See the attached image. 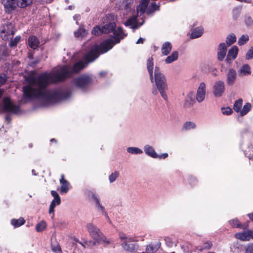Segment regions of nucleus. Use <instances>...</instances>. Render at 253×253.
<instances>
[{"label": "nucleus", "instance_id": "9d476101", "mask_svg": "<svg viewBox=\"0 0 253 253\" xmlns=\"http://www.w3.org/2000/svg\"><path fill=\"white\" fill-rule=\"evenodd\" d=\"M237 73L233 69H230L226 74V84L228 85H233L236 82Z\"/></svg>", "mask_w": 253, "mask_h": 253}, {"label": "nucleus", "instance_id": "f704fd0d", "mask_svg": "<svg viewBox=\"0 0 253 253\" xmlns=\"http://www.w3.org/2000/svg\"><path fill=\"white\" fill-rule=\"evenodd\" d=\"M119 237L121 241L124 242L125 241H135L134 239L132 237H127L126 234L124 233H119Z\"/></svg>", "mask_w": 253, "mask_h": 253}, {"label": "nucleus", "instance_id": "5701e85b", "mask_svg": "<svg viewBox=\"0 0 253 253\" xmlns=\"http://www.w3.org/2000/svg\"><path fill=\"white\" fill-rule=\"evenodd\" d=\"M203 34V29L202 27H198L195 29L192 32L190 38L196 39L200 37Z\"/></svg>", "mask_w": 253, "mask_h": 253}, {"label": "nucleus", "instance_id": "680f3d73", "mask_svg": "<svg viewBox=\"0 0 253 253\" xmlns=\"http://www.w3.org/2000/svg\"><path fill=\"white\" fill-rule=\"evenodd\" d=\"M56 141V140L54 139H51V141Z\"/></svg>", "mask_w": 253, "mask_h": 253}, {"label": "nucleus", "instance_id": "bb28decb", "mask_svg": "<svg viewBox=\"0 0 253 253\" xmlns=\"http://www.w3.org/2000/svg\"><path fill=\"white\" fill-rule=\"evenodd\" d=\"M33 0H17V5L21 8H24L32 3Z\"/></svg>", "mask_w": 253, "mask_h": 253}, {"label": "nucleus", "instance_id": "4c0bfd02", "mask_svg": "<svg viewBox=\"0 0 253 253\" xmlns=\"http://www.w3.org/2000/svg\"><path fill=\"white\" fill-rule=\"evenodd\" d=\"M0 53L3 56H6L8 55L6 44H2L0 46Z\"/></svg>", "mask_w": 253, "mask_h": 253}, {"label": "nucleus", "instance_id": "09e8293b", "mask_svg": "<svg viewBox=\"0 0 253 253\" xmlns=\"http://www.w3.org/2000/svg\"><path fill=\"white\" fill-rule=\"evenodd\" d=\"M125 11L126 12V14H128V12L131 13L132 12L131 8L128 7V6H126L125 9L124 10L123 13L125 14Z\"/></svg>", "mask_w": 253, "mask_h": 253}, {"label": "nucleus", "instance_id": "a18cd8bd", "mask_svg": "<svg viewBox=\"0 0 253 253\" xmlns=\"http://www.w3.org/2000/svg\"><path fill=\"white\" fill-rule=\"evenodd\" d=\"M56 206H58V205L53 203H51L49 206V213L50 214H52L53 216H54V209Z\"/></svg>", "mask_w": 253, "mask_h": 253}, {"label": "nucleus", "instance_id": "37998d69", "mask_svg": "<svg viewBox=\"0 0 253 253\" xmlns=\"http://www.w3.org/2000/svg\"><path fill=\"white\" fill-rule=\"evenodd\" d=\"M253 58V46L248 51L246 54V59H251Z\"/></svg>", "mask_w": 253, "mask_h": 253}, {"label": "nucleus", "instance_id": "864d4df0", "mask_svg": "<svg viewBox=\"0 0 253 253\" xmlns=\"http://www.w3.org/2000/svg\"><path fill=\"white\" fill-rule=\"evenodd\" d=\"M144 41V39L141 38H140L136 42V43L139 44V43H143V42Z\"/></svg>", "mask_w": 253, "mask_h": 253}, {"label": "nucleus", "instance_id": "3c124183", "mask_svg": "<svg viewBox=\"0 0 253 253\" xmlns=\"http://www.w3.org/2000/svg\"><path fill=\"white\" fill-rule=\"evenodd\" d=\"M51 203H53L56 205H59L61 203V199L60 198H54Z\"/></svg>", "mask_w": 253, "mask_h": 253}, {"label": "nucleus", "instance_id": "423d86ee", "mask_svg": "<svg viewBox=\"0 0 253 253\" xmlns=\"http://www.w3.org/2000/svg\"><path fill=\"white\" fill-rule=\"evenodd\" d=\"M1 37L4 41L12 39L14 34L13 25L11 23H7L4 25L1 31Z\"/></svg>", "mask_w": 253, "mask_h": 253}, {"label": "nucleus", "instance_id": "7ed1b4c3", "mask_svg": "<svg viewBox=\"0 0 253 253\" xmlns=\"http://www.w3.org/2000/svg\"><path fill=\"white\" fill-rule=\"evenodd\" d=\"M86 228L88 234L94 240L93 245H95L96 244H104L107 245L111 243L110 241L106 238L100 230L93 223H87L86 225Z\"/></svg>", "mask_w": 253, "mask_h": 253}, {"label": "nucleus", "instance_id": "bf43d9fd", "mask_svg": "<svg viewBox=\"0 0 253 253\" xmlns=\"http://www.w3.org/2000/svg\"><path fill=\"white\" fill-rule=\"evenodd\" d=\"M32 172L33 174H34V175H37L36 173H35V170L34 169H33L32 170Z\"/></svg>", "mask_w": 253, "mask_h": 253}, {"label": "nucleus", "instance_id": "6e6d98bb", "mask_svg": "<svg viewBox=\"0 0 253 253\" xmlns=\"http://www.w3.org/2000/svg\"><path fill=\"white\" fill-rule=\"evenodd\" d=\"M249 235L250 236V239L252 238L253 239V230H249Z\"/></svg>", "mask_w": 253, "mask_h": 253}, {"label": "nucleus", "instance_id": "c756f323", "mask_svg": "<svg viewBox=\"0 0 253 253\" xmlns=\"http://www.w3.org/2000/svg\"><path fill=\"white\" fill-rule=\"evenodd\" d=\"M196 127V125L192 122H187L185 123L183 126L182 129L183 130H188L194 129Z\"/></svg>", "mask_w": 253, "mask_h": 253}, {"label": "nucleus", "instance_id": "5fc2aeb1", "mask_svg": "<svg viewBox=\"0 0 253 253\" xmlns=\"http://www.w3.org/2000/svg\"><path fill=\"white\" fill-rule=\"evenodd\" d=\"M248 217L250 219L253 221V212L252 213H249L248 214Z\"/></svg>", "mask_w": 253, "mask_h": 253}, {"label": "nucleus", "instance_id": "2f4dec72", "mask_svg": "<svg viewBox=\"0 0 253 253\" xmlns=\"http://www.w3.org/2000/svg\"><path fill=\"white\" fill-rule=\"evenodd\" d=\"M236 37L234 34H232L228 36L226 38V41L227 46H230L234 43L236 42Z\"/></svg>", "mask_w": 253, "mask_h": 253}, {"label": "nucleus", "instance_id": "ddd939ff", "mask_svg": "<svg viewBox=\"0 0 253 253\" xmlns=\"http://www.w3.org/2000/svg\"><path fill=\"white\" fill-rule=\"evenodd\" d=\"M143 150L146 155L153 158H157L158 154L152 146L149 144H146L144 146Z\"/></svg>", "mask_w": 253, "mask_h": 253}, {"label": "nucleus", "instance_id": "6ab92c4d", "mask_svg": "<svg viewBox=\"0 0 253 253\" xmlns=\"http://www.w3.org/2000/svg\"><path fill=\"white\" fill-rule=\"evenodd\" d=\"M249 230L244 231L242 233H238L235 235V237L239 240L242 241H249L250 240V236L249 235Z\"/></svg>", "mask_w": 253, "mask_h": 253}, {"label": "nucleus", "instance_id": "b1692460", "mask_svg": "<svg viewBox=\"0 0 253 253\" xmlns=\"http://www.w3.org/2000/svg\"><path fill=\"white\" fill-rule=\"evenodd\" d=\"M127 152L132 155H141L143 153V150L136 147H129L126 149Z\"/></svg>", "mask_w": 253, "mask_h": 253}, {"label": "nucleus", "instance_id": "f3484780", "mask_svg": "<svg viewBox=\"0 0 253 253\" xmlns=\"http://www.w3.org/2000/svg\"><path fill=\"white\" fill-rule=\"evenodd\" d=\"M40 44V42L38 38L35 36H31L28 39V44L29 46L33 48L36 49Z\"/></svg>", "mask_w": 253, "mask_h": 253}, {"label": "nucleus", "instance_id": "dca6fc26", "mask_svg": "<svg viewBox=\"0 0 253 253\" xmlns=\"http://www.w3.org/2000/svg\"><path fill=\"white\" fill-rule=\"evenodd\" d=\"M172 49V44L170 42H164L161 47L162 53L164 55H168Z\"/></svg>", "mask_w": 253, "mask_h": 253}, {"label": "nucleus", "instance_id": "393cba45", "mask_svg": "<svg viewBox=\"0 0 253 253\" xmlns=\"http://www.w3.org/2000/svg\"><path fill=\"white\" fill-rule=\"evenodd\" d=\"M25 222V219L20 217L18 219H12L11 220V224L15 227H18L22 225H23Z\"/></svg>", "mask_w": 253, "mask_h": 253}, {"label": "nucleus", "instance_id": "a211bd4d", "mask_svg": "<svg viewBox=\"0 0 253 253\" xmlns=\"http://www.w3.org/2000/svg\"><path fill=\"white\" fill-rule=\"evenodd\" d=\"M153 58L150 57L147 60V69L150 75V80L152 83L153 82Z\"/></svg>", "mask_w": 253, "mask_h": 253}, {"label": "nucleus", "instance_id": "7c9ffc66", "mask_svg": "<svg viewBox=\"0 0 253 253\" xmlns=\"http://www.w3.org/2000/svg\"><path fill=\"white\" fill-rule=\"evenodd\" d=\"M229 222L230 224L231 225V226H232L233 227H235V228L240 227L242 228H245L247 226V225H246L245 227H242V226L241 224L240 223V222H239V220L237 218H235L234 219L231 220L229 221Z\"/></svg>", "mask_w": 253, "mask_h": 253}, {"label": "nucleus", "instance_id": "f8f14e48", "mask_svg": "<svg viewBox=\"0 0 253 253\" xmlns=\"http://www.w3.org/2000/svg\"><path fill=\"white\" fill-rule=\"evenodd\" d=\"M227 47L225 43L219 44L217 51V57L219 60L222 61L224 58L226 54Z\"/></svg>", "mask_w": 253, "mask_h": 253}, {"label": "nucleus", "instance_id": "cd10ccee", "mask_svg": "<svg viewBox=\"0 0 253 253\" xmlns=\"http://www.w3.org/2000/svg\"><path fill=\"white\" fill-rule=\"evenodd\" d=\"M243 100L239 99L235 101L233 106L234 111L237 113H239L242 106Z\"/></svg>", "mask_w": 253, "mask_h": 253}, {"label": "nucleus", "instance_id": "473e14b6", "mask_svg": "<svg viewBox=\"0 0 253 253\" xmlns=\"http://www.w3.org/2000/svg\"><path fill=\"white\" fill-rule=\"evenodd\" d=\"M46 227V223L44 221H42L38 223L36 226V231L38 232H42Z\"/></svg>", "mask_w": 253, "mask_h": 253}, {"label": "nucleus", "instance_id": "49530a36", "mask_svg": "<svg viewBox=\"0 0 253 253\" xmlns=\"http://www.w3.org/2000/svg\"><path fill=\"white\" fill-rule=\"evenodd\" d=\"M6 80V76L4 74L0 75V86L2 85Z\"/></svg>", "mask_w": 253, "mask_h": 253}, {"label": "nucleus", "instance_id": "a878e982", "mask_svg": "<svg viewBox=\"0 0 253 253\" xmlns=\"http://www.w3.org/2000/svg\"><path fill=\"white\" fill-rule=\"evenodd\" d=\"M194 102V99L193 98V93L192 92L189 93L186 98L185 105L189 106L192 105Z\"/></svg>", "mask_w": 253, "mask_h": 253}, {"label": "nucleus", "instance_id": "79ce46f5", "mask_svg": "<svg viewBox=\"0 0 253 253\" xmlns=\"http://www.w3.org/2000/svg\"><path fill=\"white\" fill-rule=\"evenodd\" d=\"M20 40V36H16L15 39L11 41V42L9 43V45L10 47H13L14 46H16L17 44L19 42Z\"/></svg>", "mask_w": 253, "mask_h": 253}, {"label": "nucleus", "instance_id": "aec40b11", "mask_svg": "<svg viewBox=\"0 0 253 253\" xmlns=\"http://www.w3.org/2000/svg\"><path fill=\"white\" fill-rule=\"evenodd\" d=\"M239 74L241 76L250 75L251 74V71L249 65L245 64L241 67L239 71Z\"/></svg>", "mask_w": 253, "mask_h": 253}, {"label": "nucleus", "instance_id": "e433bc0d", "mask_svg": "<svg viewBox=\"0 0 253 253\" xmlns=\"http://www.w3.org/2000/svg\"><path fill=\"white\" fill-rule=\"evenodd\" d=\"M249 36L247 35H243L239 40H238V44L239 45H242L245 44L249 41Z\"/></svg>", "mask_w": 253, "mask_h": 253}, {"label": "nucleus", "instance_id": "4d7b16f0", "mask_svg": "<svg viewBox=\"0 0 253 253\" xmlns=\"http://www.w3.org/2000/svg\"><path fill=\"white\" fill-rule=\"evenodd\" d=\"M80 16L79 15H76L74 16V20H78V19L79 18Z\"/></svg>", "mask_w": 253, "mask_h": 253}, {"label": "nucleus", "instance_id": "c9c22d12", "mask_svg": "<svg viewBox=\"0 0 253 253\" xmlns=\"http://www.w3.org/2000/svg\"><path fill=\"white\" fill-rule=\"evenodd\" d=\"M119 176V172L115 171L109 176V180L110 183L114 182Z\"/></svg>", "mask_w": 253, "mask_h": 253}, {"label": "nucleus", "instance_id": "9b49d317", "mask_svg": "<svg viewBox=\"0 0 253 253\" xmlns=\"http://www.w3.org/2000/svg\"><path fill=\"white\" fill-rule=\"evenodd\" d=\"M60 193L65 194L67 193L70 189V183L64 178V174H62L61 178L60 179Z\"/></svg>", "mask_w": 253, "mask_h": 253}, {"label": "nucleus", "instance_id": "f257e3e1", "mask_svg": "<svg viewBox=\"0 0 253 253\" xmlns=\"http://www.w3.org/2000/svg\"><path fill=\"white\" fill-rule=\"evenodd\" d=\"M116 26L115 23H110L101 27L99 26L95 27L92 31L93 35H99L113 31V38L105 40L99 45L94 44L91 46L84 57V60L76 63L72 68L68 65L58 66L50 73H42L37 78L32 75L27 77V85L23 87L24 99L29 101L39 98L51 103L68 98L71 93L68 90H62L60 88L48 90L46 87L50 84L64 81L73 74L79 73L89 63L98 58L100 54L107 52L115 44L119 43L126 35L123 32L122 28H116Z\"/></svg>", "mask_w": 253, "mask_h": 253}, {"label": "nucleus", "instance_id": "0eeeda50", "mask_svg": "<svg viewBox=\"0 0 253 253\" xmlns=\"http://www.w3.org/2000/svg\"><path fill=\"white\" fill-rule=\"evenodd\" d=\"M206 95V84L204 82L199 84L196 91V99L198 103H201L205 100Z\"/></svg>", "mask_w": 253, "mask_h": 253}, {"label": "nucleus", "instance_id": "2eb2a0df", "mask_svg": "<svg viewBox=\"0 0 253 253\" xmlns=\"http://www.w3.org/2000/svg\"><path fill=\"white\" fill-rule=\"evenodd\" d=\"M238 52V48L237 46H233L229 50L226 60L228 62H230V61L235 59L237 55Z\"/></svg>", "mask_w": 253, "mask_h": 253}, {"label": "nucleus", "instance_id": "58836bf2", "mask_svg": "<svg viewBox=\"0 0 253 253\" xmlns=\"http://www.w3.org/2000/svg\"><path fill=\"white\" fill-rule=\"evenodd\" d=\"M157 247L152 245L147 246L146 248V252L147 253H155L157 251Z\"/></svg>", "mask_w": 253, "mask_h": 253}, {"label": "nucleus", "instance_id": "ea45409f", "mask_svg": "<svg viewBox=\"0 0 253 253\" xmlns=\"http://www.w3.org/2000/svg\"><path fill=\"white\" fill-rule=\"evenodd\" d=\"M51 250L55 253H62L60 246L58 244H51Z\"/></svg>", "mask_w": 253, "mask_h": 253}, {"label": "nucleus", "instance_id": "e2e57ef3", "mask_svg": "<svg viewBox=\"0 0 253 253\" xmlns=\"http://www.w3.org/2000/svg\"><path fill=\"white\" fill-rule=\"evenodd\" d=\"M69 8L70 9H71V6H69Z\"/></svg>", "mask_w": 253, "mask_h": 253}, {"label": "nucleus", "instance_id": "4468645a", "mask_svg": "<svg viewBox=\"0 0 253 253\" xmlns=\"http://www.w3.org/2000/svg\"><path fill=\"white\" fill-rule=\"evenodd\" d=\"M130 241H125L121 244L123 249L130 253L133 252L137 248V246L135 244L129 243Z\"/></svg>", "mask_w": 253, "mask_h": 253}, {"label": "nucleus", "instance_id": "f03ea898", "mask_svg": "<svg viewBox=\"0 0 253 253\" xmlns=\"http://www.w3.org/2000/svg\"><path fill=\"white\" fill-rule=\"evenodd\" d=\"M155 82L156 88L152 89V92L154 95H157L158 92H160L162 97L165 100H168L167 91L168 90V85L167 79L165 76L162 73L158 67L155 68L154 77H153V82Z\"/></svg>", "mask_w": 253, "mask_h": 253}, {"label": "nucleus", "instance_id": "a19ab883", "mask_svg": "<svg viewBox=\"0 0 253 253\" xmlns=\"http://www.w3.org/2000/svg\"><path fill=\"white\" fill-rule=\"evenodd\" d=\"M222 113L225 115H229L233 112L232 109L230 107L222 108Z\"/></svg>", "mask_w": 253, "mask_h": 253}, {"label": "nucleus", "instance_id": "c85d7f7f", "mask_svg": "<svg viewBox=\"0 0 253 253\" xmlns=\"http://www.w3.org/2000/svg\"><path fill=\"white\" fill-rule=\"evenodd\" d=\"M251 105L249 103H246L240 111V114L243 116L247 114L251 110Z\"/></svg>", "mask_w": 253, "mask_h": 253}, {"label": "nucleus", "instance_id": "052dcab7", "mask_svg": "<svg viewBox=\"0 0 253 253\" xmlns=\"http://www.w3.org/2000/svg\"><path fill=\"white\" fill-rule=\"evenodd\" d=\"M105 73V72H100V75L101 76H102Z\"/></svg>", "mask_w": 253, "mask_h": 253}, {"label": "nucleus", "instance_id": "72a5a7b5", "mask_svg": "<svg viewBox=\"0 0 253 253\" xmlns=\"http://www.w3.org/2000/svg\"><path fill=\"white\" fill-rule=\"evenodd\" d=\"M85 34V30L81 27H80L77 31L74 32L75 36L77 38H83Z\"/></svg>", "mask_w": 253, "mask_h": 253}, {"label": "nucleus", "instance_id": "8fccbe9b", "mask_svg": "<svg viewBox=\"0 0 253 253\" xmlns=\"http://www.w3.org/2000/svg\"><path fill=\"white\" fill-rule=\"evenodd\" d=\"M51 194L53 197L54 198H60L59 194L57 192L54 190H52L51 191Z\"/></svg>", "mask_w": 253, "mask_h": 253}, {"label": "nucleus", "instance_id": "1a4fd4ad", "mask_svg": "<svg viewBox=\"0 0 253 253\" xmlns=\"http://www.w3.org/2000/svg\"><path fill=\"white\" fill-rule=\"evenodd\" d=\"M6 12L11 13L18 6L17 0H1Z\"/></svg>", "mask_w": 253, "mask_h": 253}, {"label": "nucleus", "instance_id": "c03bdc74", "mask_svg": "<svg viewBox=\"0 0 253 253\" xmlns=\"http://www.w3.org/2000/svg\"><path fill=\"white\" fill-rule=\"evenodd\" d=\"M245 253H253V243L250 244L246 247Z\"/></svg>", "mask_w": 253, "mask_h": 253}, {"label": "nucleus", "instance_id": "de8ad7c7", "mask_svg": "<svg viewBox=\"0 0 253 253\" xmlns=\"http://www.w3.org/2000/svg\"><path fill=\"white\" fill-rule=\"evenodd\" d=\"M245 22L247 26H250L253 24V21L251 17H248L245 19Z\"/></svg>", "mask_w": 253, "mask_h": 253}, {"label": "nucleus", "instance_id": "412c9836", "mask_svg": "<svg viewBox=\"0 0 253 253\" xmlns=\"http://www.w3.org/2000/svg\"><path fill=\"white\" fill-rule=\"evenodd\" d=\"M178 57V52L177 51H173L171 54L168 56L165 59V62L167 64H170L177 60Z\"/></svg>", "mask_w": 253, "mask_h": 253}, {"label": "nucleus", "instance_id": "603ef678", "mask_svg": "<svg viewBox=\"0 0 253 253\" xmlns=\"http://www.w3.org/2000/svg\"><path fill=\"white\" fill-rule=\"evenodd\" d=\"M168 157V153H164L161 155H158V157L157 158H159V159H165Z\"/></svg>", "mask_w": 253, "mask_h": 253}, {"label": "nucleus", "instance_id": "13d9d810", "mask_svg": "<svg viewBox=\"0 0 253 253\" xmlns=\"http://www.w3.org/2000/svg\"><path fill=\"white\" fill-rule=\"evenodd\" d=\"M3 92V90L0 89V99L1 98V97L2 95Z\"/></svg>", "mask_w": 253, "mask_h": 253}, {"label": "nucleus", "instance_id": "39448f33", "mask_svg": "<svg viewBox=\"0 0 253 253\" xmlns=\"http://www.w3.org/2000/svg\"><path fill=\"white\" fill-rule=\"evenodd\" d=\"M0 108L5 112L16 114L19 110V107L15 105L9 97H4L0 104Z\"/></svg>", "mask_w": 253, "mask_h": 253}, {"label": "nucleus", "instance_id": "20e7f679", "mask_svg": "<svg viewBox=\"0 0 253 253\" xmlns=\"http://www.w3.org/2000/svg\"><path fill=\"white\" fill-rule=\"evenodd\" d=\"M73 83L77 87L84 90L92 83V79L89 76L83 75L75 79Z\"/></svg>", "mask_w": 253, "mask_h": 253}, {"label": "nucleus", "instance_id": "6e6552de", "mask_svg": "<svg viewBox=\"0 0 253 253\" xmlns=\"http://www.w3.org/2000/svg\"><path fill=\"white\" fill-rule=\"evenodd\" d=\"M225 91L224 83L222 81L215 82L213 85V94L216 97H221Z\"/></svg>", "mask_w": 253, "mask_h": 253}, {"label": "nucleus", "instance_id": "4be33fe9", "mask_svg": "<svg viewBox=\"0 0 253 253\" xmlns=\"http://www.w3.org/2000/svg\"><path fill=\"white\" fill-rule=\"evenodd\" d=\"M92 198L95 203L97 210L103 213L105 212L104 208L100 204L99 198L95 194H92Z\"/></svg>", "mask_w": 253, "mask_h": 253}]
</instances>
